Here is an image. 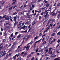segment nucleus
<instances>
[{
    "instance_id": "obj_9",
    "label": "nucleus",
    "mask_w": 60,
    "mask_h": 60,
    "mask_svg": "<svg viewBox=\"0 0 60 60\" xmlns=\"http://www.w3.org/2000/svg\"><path fill=\"white\" fill-rule=\"evenodd\" d=\"M21 36V35L19 34L17 37V38H18V40H19L21 39L19 37Z\"/></svg>"
},
{
    "instance_id": "obj_62",
    "label": "nucleus",
    "mask_w": 60,
    "mask_h": 60,
    "mask_svg": "<svg viewBox=\"0 0 60 60\" xmlns=\"http://www.w3.org/2000/svg\"><path fill=\"white\" fill-rule=\"evenodd\" d=\"M32 7L33 8H34V5L33 4L32 5Z\"/></svg>"
},
{
    "instance_id": "obj_11",
    "label": "nucleus",
    "mask_w": 60,
    "mask_h": 60,
    "mask_svg": "<svg viewBox=\"0 0 60 60\" xmlns=\"http://www.w3.org/2000/svg\"><path fill=\"white\" fill-rule=\"evenodd\" d=\"M32 56V55L31 54H29V55H28L27 56V58H29V57H31V56Z\"/></svg>"
},
{
    "instance_id": "obj_63",
    "label": "nucleus",
    "mask_w": 60,
    "mask_h": 60,
    "mask_svg": "<svg viewBox=\"0 0 60 60\" xmlns=\"http://www.w3.org/2000/svg\"><path fill=\"white\" fill-rule=\"evenodd\" d=\"M27 30H25V31H24V33H27Z\"/></svg>"
},
{
    "instance_id": "obj_12",
    "label": "nucleus",
    "mask_w": 60,
    "mask_h": 60,
    "mask_svg": "<svg viewBox=\"0 0 60 60\" xmlns=\"http://www.w3.org/2000/svg\"><path fill=\"white\" fill-rule=\"evenodd\" d=\"M44 38H45V39H46V40H48L49 38V37L48 36H46V37H44Z\"/></svg>"
},
{
    "instance_id": "obj_15",
    "label": "nucleus",
    "mask_w": 60,
    "mask_h": 60,
    "mask_svg": "<svg viewBox=\"0 0 60 60\" xmlns=\"http://www.w3.org/2000/svg\"><path fill=\"white\" fill-rule=\"evenodd\" d=\"M16 0H13V2L12 3V4H15V3H16Z\"/></svg>"
},
{
    "instance_id": "obj_4",
    "label": "nucleus",
    "mask_w": 60,
    "mask_h": 60,
    "mask_svg": "<svg viewBox=\"0 0 60 60\" xmlns=\"http://www.w3.org/2000/svg\"><path fill=\"white\" fill-rule=\"evenodd\" d=\"M24 12H26V15H28V14H30V10L28 11H25Z\"/></svg>"
},
{
    "instance_id": "obj_47",
    "label": "nucleus",
    "mask_w": 60,
    "mask_h": 60,
    "mask_svg": "<svg viewBox=\"0 0 60 60\" xmlns=\"http://www.w3.org/2000/svg\"><path fill=\"white\" fill-rule=\"evenodd\" d=\"M60 3H59L57 4V6H60Z\"/></svg>"
},
{
    "instance_id": "obj_21",
    "label": "nucleus",
    "mask_w": 60,
    "mask_h": 60,
    "mask_svg": "<svg viewBox=\"0 0 60 60\" xmlns=\"http://www.w3.org/2000/svg\"><path fill=\"white\" fill-rule=\"evenodd\" d=\"M29 47H30V46H26V49H29Z\"/></svg>"
},
{
    "instance_id": "obj_49",
    "label": "nucleus",
    "mask_w": 60,
    "mask_h": 60,
    "mask_svg": "<svg viewBox=\"0 0 60 60\" xmlns=\"http://www.w3.org/2000/svg\"><path fill=\"white\" fill-rule=\"evenodd\" d=\"M29 44H30V43H28V44H27V45L26 46H30V45H29Z\"/></svg>"
},
{
    "instance_id": "obj_25",
    "label": "nucleus",
    "mask_w": 60,
    "mask_h": 60,
    "mask_svg": "<svg viewBox=\"0 0 60 60\" xmlns=\"http://www.w3.org/2000/svg\"><path fill=\"white\" fill-rule=\"evenodd\" d=\"M50 51H49V54H50V55H51V54H52V53L53 52H52V51H51V52Z\"/></svg>"
},
{
    "instance_id": "obj_59",
    "label": "nucleus",
    "mask_w": 60,
    "mask_h": 60,
    "mask_svg": "<svg viewBox=\"0 0 60 60\" xmlns=\"http://www.w3.org/2000/svg\"><path fill=\"white\" fill-rule=\"evenodd\" d=\"M26 4L24 5V7H26Z\"/></svg>"
},
{
    "instance_id": "obj_45",
    "label": "nucleus",
    "mask_w": 60,
    "mask_h": 60,
    "mask_svg": "<svg viewBox=\"0 0 60 60\" xmlns=\"http://www.w3.org/2000/svg\"><path fill=\"white\" fill-rule=\"evenodd\" d=\"M34 57H33L31 58V60H34Z\"/></svg>"
},
{
    "instance_id": "obj_51",
    "label": "nucleus",
    "mask_w": 60,
    "mask_h": 60,
    "mask_svg": "<svg viewBox=\"0 0 60 60\" xmlns=\"http://www.w3.org/2000/svg\"><path fill=\"white\" fill-rule=\"evenodd\" d=\"M43 14H44V12H42L41 14V15H43Z\"/></svg>"
},
{
    "instance_id": "obj_5",
    "label": "nucleus",
    "mask_w": 60,
    "mask_h": 60,
    "mask_svg": "<svg viewBox=\"0 0 60 60\" xmlns=\"http://www.w3.org/2000/svg\"><path fill=\"white\" fill-rule=\"evenodd\" d=\"M18 17V15H16V16H15L14 17V21L15 22H17V21H16V19Z\"/></svg>"
},
{
    "instance_id": "obj_22",
    "label": "nucleus",
    "mask_w": 60,
    "mask_h": 60,
    "mask_svg": "<svg viewBox=\"0 0 60 60\" xmlns=\"http://www.w3.org/2000/svg\"><path fill=\"white\" fill-rule=\"evenodd\" d=\"M20 9H24V8L23 7V5H22L21 6L20 8Z\"/></svg>"
},
{
    "instance_id": "obj_57",
    "label": "nucleus",
    "mask_w": 60,
    "mask_h": 60,
    "mask_svg": "<svg viewBox=\"0 0 60 60\" xmlns=\"http://www.w3.org/2000/svg\"><path fill=\"white\" fill-rule=\"evenodd\" d=\"M45 34H45L43 36H42V38H43L44 37V36H45Z\"/></svg>"
},
{
    "instance_id": "obj_23",
    "label": "nucleus",
    "mask_w": 60,
    "mask_h": 60,
    "mask_svg": "<svg viewBox=\"0 0 60 60\" xmlns=\"http://www.w3.org/2000/svg\"><path fill=\"white\" fill-rule=\"evenodd\" d=\"M52 21H51V23L50 24V26H53V25L52 24H51V23H52Z\"/></svg>"
},
{
    "instance_id": "obj_37",
    "label": "nucleus",
    "mask_w": 60,
    "mask_h": 60,
    "mask_svg": "<svg viewBox=\"0 0 60 60\" xmlns=\"http://www.w3.org/2000/svg\"><path fill=\"white\" fill-rule=\"evenodd\" d=\"M48 16V15H45L44 17L45 18H46V17H47Z\"/></svg>"
},
{
    "instance_id": "obj_30",
    "label": "nucleus",
    "mask_w": 60,
    "mask_h": 60,
    "mask_svg": "<svg viewBox=\"0 0 60 60\" xmlns=\"http://www.w3.org/2000/svg\"><path fill=\"white\" fill-rule=\"evenodd\" d=\"M17 13H18V12H16L15 13L13 14V15H16V14H17Z\"/></svg>"
},
{
    "instance_id": "obj_28",
    "label": "nucleus",
    "mask_w": 60,
    "mask_h": 60,
    "mask_svg": "<svg viewBox=\"0 0 60 60\" xmlns=\"http://www.w3.org/2000/svg\"><path fill=\"white\" fill-rule=\"evenodd\" d=\"M55 34H56L55 33H53L52 34V36H54Z\"/></svg>"
},
{
    "instance_id": "obj_41",
    "label": "nucleus",
    "mask_w": 60,
    "mask_h": 60,
    "mask_svg": "<svg viewBox=\"0 0 60 60\" xmlns=\"http://www.w3.org/2000/svg\"><path fill=\"white\" fill-rule=\"evenodd\" d=\"M56 29H55L53 31L54 32H56Z\"/></svg>"
},
{
    "instance_id": "obj_44",
    "label": "nucleus",
    "mask_w": 60,
    "mask_h": 60,
    "mask_svg": "<svg viewBox=\"0 0 60 60\" xmlns=\"http://www.w3.org/2000/svg\"><path fill=\"white\" fill-rule=\"evenodd\" d=\"M55 12H54L52 14V16H54V15H55Z\"/></svg>"
},
{
    "instance_id": "obj_38",
    "label": "nucleus",
    "mask_w": 60,
    "mask_h": 60,
    "mask_svg": "<svg viewBox=\"0 0 60 60\" xmlns=\"http://www.w3.org/2000/svg\"><path fill=\"white\" fill-rule=\"evenodd\" d=\"M56 55H54L52 57H51V58H52V57H56Z\"/></svg>"
},
{
    "instance_id": "obj_31",
    "label": "nucleus",
    "mask_w": 60,
    "mask_h": 60,
    "mask_svg": "<svg viewBox=\"0 0 60 60\" xmlns=\"http://www.w3.org/2000/svg\"><path fill=\"white\" fill-rule=\"evenodd\" d=\"M12 7H13V6H12V7H10L9 8V10L10 11H11V10L12 9Z\"/></svg>"
},
{
    "instance_id": "obj_29",
    "label": "nucleus",
    "mask_w": 60,
    "mask_h": 60,
    "mask_svg": "<svg viewBox=\"0 0 60 60\" xmlns=\"http://www.w3.org/2000/svg\"><path fill=\"white\" fill-rule=\"evenodd\" d=\"M54 60H60V59L56 58Z\"/></svg>"
},
{
    "instance_id": "obj_19",
    "label": "nucleus",
    "mask_w": 60,
    "mask_h": 60,
    "mask_svg": "<svg viewBox=\"0 0 60 60\" xmlns=\"http://www.w3.org/2000/svg\"><path fill=\"white\" fill-rule=\"evenodd\" d=\"M27 17L28 18H31V17H32V15H28V16H27Z\"/></svg>"
},
{
    "instance_id": "obj_24",
    "label": "nucleus",
    "mask_w": 60,
    "mask_h": 60,
    "mask_svg": "<svg viewBox=\"0 0 60 60\" xmlns=\"http://www.w3.org/2000/svg\"><path fill=\"white\" fill-rule=\"evenodd\" d=\"M6 54V53H5V52H4L3 53V54H2L0 56H4V55H5Z\"/></svg>"
},
{
    "instance_id": "obj_3",
    "label": "nucleus",
    "mask_w": 60,
    "mask_h": 60,
    "mask_svg": "<svg viewBox=\"0 0 60 60\" xmlns=\"http://www.w3.org/2000/svg\"><path fill=\"white\" fill-rule=\"evenodd\" d=\"M6 25H5V24H4V26H6L7 27H9L10 26V25L9 24V23H6Z\"/></svg>"
},
{
    "instance_id": "obj_56",
    "label": "nucleus",
    "mask_w": 60,
    "mask_h": 60,
    "mask_svg": "<svg viewBox=\"0 0 60 60\" xmlns=\"http://www.w3.org/2000/svg\"><path fill=\"white\" fill-rule=\"evenodd\" d=\"M16 22H15V23L14 24V26H16Z\"/></svg>"
},
{
    "instance_id": "obj_54",
    "label": "nucleus",
    "mask_w": 60,
    "mask_h": 60,
    "mask_svg": "<svg viewBox=\"0 0 60 60\" xmlns=\"http://www.w3.org/2000/svg\"><path fill=\"white\" fill-rule=\"evenodd\" d=\"M30 11H32V10H33V8H30Z\"/></svg>"
},
{
    "instance_id": "obj_50",
    "label": "nucleus",
    "mask_w": 60,
    "mask_h": 60,
    "mask_svg": "<svg viewBox=\"0 0 60 60\" xmlns=\"http://www.w3.org/2000/svg\"><path fill=\"white\" fill-rule=\"evenodd\" d=\"M18 34V32H16L15 33V35H17V34Z\"/></svg>"
},
{
    "instance_id": "obj_14",
    "label": "nucleus",
    "mask_w": 60,
    "mask_h": 60,
    "mask_svg": "<svg viewBox=\"0 0 60 60\" xmlns=\"http://www.w3.org/2000/svg\"><path fill=\"white\" fill-rule=\"evenodd\" d=\"M24 53H25V52H22L21 53V54L20 55L21 56H24V55H23V54H24Z\"/></svg>"
},
{
    "instance_id": "obj_53",
    "label": "nucleus",
    "mask_w": 60,
    "mask_h": 60,
    "mask_svg": "<svg viewBox=\"0 0 60 60\" xmlns=\"http://www.w3.org/2000/svg\"><path fill=\"white\" fill-rule=\"evenodd\" d=\"M49 6V4H47L46 5V7H48V6Z\"/></svg>"
},
{
    "instance_id": "obj_2",
    "label": "nucleus",
    "mask_w": 60,
    "mask_h": 60,
    "mask_svg": "<svg viewBox=\"0 0 60 60\" xmlns=\"http://www.w3.org/2000/svg\"><path fill=\"white\" fill-rule=\"evenodd\" d=\"M19 56V54H17L15 55V56L13 57V58L14 60H15L17 58L16 57H18Z\"/></svg>"
},
{
    "instance_id": "obj_1",
    "label": "nucleus",
    "mask_w": 60,
    "mask_h": 60,
    "mask_svg": "<svg viewBox=\"0 0 60 60\" xmlns=\"http://www.w3.org/2000/svg\"><path fill=\"white\" fill-rule=\"evenodd\" d=\"M6 15H5L2 18L3 19H4L5 18L6 20H9V17L7 16H6Z\"/></svg>"
},
{
    "instance_id": "obj_18",
    "label": "nucleus",
    "mask_w": 60,
    "mask_h": 60,
    "mask_svg": "<svg viewBox=\"0 0 60 60\" xmlns=\"http://www.w3.org/2000/svg\"><path fill=\"white\" fill-rule=\"evenodd\" d=\"M14 47H11V48L9 50H10V51H11L13 49H14Z\"/></svg>"
},
{
    "instance_id": "obj_35",
    "label": "nucleus",
    "mask_w": 60,
    "mask_h": 60,
    "mask_svg": "<svg viewBox=\"0 0 60 60\" xmlns=\"http://www.w3.org/2000/svg\"><path fill=\"white\" fill-rule=\"evenodd\" d=\"M29 23V22H26V23H25V24L26 25H28V24Z\"/></svg>"
},
{
    "instance_id": "obj_43",
    "label": "nucleus",
    "mask_w": 60,
    "mask_h": 60,
    "mask_svg": "<svg viewBox=\"0 0 60 60\" xmlns=\"http://www.w3.org/2000/svg\"><path fill=\"white\" fill-rule=\"evenodd\" d=\"M44 41V38H43V39L42 41V42H43V41Z\"/></svg>"
},
{
    "instance_id": "obj_7",
    "label": "nucleus",
    "mask_w": 60,
    "mask_h": 60,
    "mask_svg": "<svg viewBox=\"0 0 60 60\" xmlns=\"http://www.w3.org/2000/svg\"><path fill=\"white\" fill-rule=\"evenodd\" d=\"M27 27V26H26L25 25H24V26L22 27V29H24V30H25L26 29Z\"/></svg>"
},
{
    "instance_id": "obj_27",
    "label": "nucleus",
    "mask_w": 60,
    "mask_h": 60,
    "mask_svg": "<svg viewBox=\"0 0 60 60\" xmlns=\"http://www.w3.org/2000/svg\"><path fill=\"white\" fill-rule=\"evenodd\" d=\"M21 60V58L20 57L18 58L16 60Z\"/></svg>"
},
{
    "instance_id": "obj_58",
    "label": "nucleus",
    "mask_w": 60,
    "mask_h": 60,
    "mask_svg": "<svg viewBox=\"0 0 60 60\" xmlns=\"http://www.w3.org/2000/svg\"><path fill=\"white\" fill-rule=\"evenodd\" d=\"M19 8H17L16 9V11H19Z\"/></svg>"
},
{
    "instance_id": "obj_52",
    "label": "nucleus",
    "mask_w": 60,
    "mask_h": 60,
    "mask_svg": "<svg viewBox=\"0 0 60 60\" xmlns=\"http://www.w3.org/2000/svg\"><path fill=\"white\" fill-rule=\"evenodd\" d=\"M20 46H21V45H20L19 46H18V47L17 49H19V48H20Z\"/></svg>"
},
{
    "instance_id": "obj_42",
    "label": "nucleus",
    "mask_w": 60,
    "mask_h": 60,
    "mask_svg": "<svg viewBox=\"0 0 60 60\" xmlns=\"http://www.w3.org/2000/svg\"><path fill=\"white\" fill-rule=\"evenodd\" d=\"M45 56H49V55H48L47 54H45Z\"/></svg>"
},
{
    "instance_id": "obj_13",
    "label": "nucleus",
    "mask_w": 60,
    "mask_h": 60,
    "mask_svg": "<svg viewBox=\"0 0 60 60\" xmlns=\"http://www.w3.org/2000/svg\"><path fill=\"white\" fill-rule=\"evenodd\" d=\"M13 34L12 33V34L11 36L9 37L10 39H11V38H12V37H13Z\"/></svg>"
},
{
    "instance_id": "obj_48",
    "label": "nucleus",
    "mask_w": 60,
    "mask_h": 60,
    "mask_svg": "<svg viewBox=\"0 0 60 60\" xmlns=\"http://www.w3.org/2000/svg\"><path fill=\"white\" fill-rule=\"evenodd\" d=\"M47 46H49V45H50V43H49L48 44H47Z\"/></svg>"
},
{
    "instance_id": "obj_32",
    "label": "nucleus",
    "mask_w": 60,
    "mask_h": 60,
    "mask_svg": "<svg viewBox=\"0 0 60 60\" xmlns=\"http://www.w3.org/2000/svg\"><path fill=\"white\" fill-rule=\"evenodd\" d=\"M46 43H47V42H46V41H45L43 42V44H45Z\"/></svg>"
},
{
    "instance_id": "obj_64",
    "label": "nucleus",
    "mask_w": 60,
    "mask_h": 60,
    "mask_svg": "<svg viewBox=\"0 0 60 60\" xmlns=\"http://www.w3.org/2000/svg\"><path fill=\"white\" fill-rule=\"evenodd\" d=\"M53 42V41H51L50 42V44H52V43Z\"/></svg>"
},
{
    "instance_id": "obj_40",
    "label": "nucleus",
    "mask_w": 60,
    "mask_h": 60,
    "mask_svg": "<svg viewBox=\"0 0 60 60\" xmlns=\"http://www.w3.org/2000/svg\"><path fill=\"white\" fill-rule=\"evenodd\" d=\"M60 42V40L58 39V41H57V42H58V43H59Z\"/></svg>"
},
{
    "instance_id": "obj_46",
    "label": "nucleus",
    "mask_w": 60,
    "mask_h": 60,
    "mask_svg": "<svg viewBox=\"0 0 60 60\" xmlns=\"http://www.w3.org/2000/svg\"><path fill=\"white\" fill-rule=\"evenodd\" d=\"M48 31H49L48 30H46L45 31H44V33H45V32H47Z\"/></svg>"
},
{
    "instance_id": "obj_10",
    "label": "nucleus",
    "mask_w": 60,
    "mask_h": 60,
    "mask_svg": "<svg viewBox=\"0 0 60 60\" xmlns=\"http://www.w3.org/2000/svg\"><path fill=\"white\" fill-rule=\"evenodd\" d=\"M41 40H42V39H41L40 40H39V41H36V42H35V43H34L35 45H36V44L37 43L39 42L40 41H41Z\"/></svg>"
},
{
    "instance_id": "obj_16",
    "label": "nucleus",
    "mask_w": 60,
    "mask_h": 60,
    "mask_svg": "<svg viewBox=\"0 0 60 60\" xmlns=\"http://www.w3.org/2000/svg\"><path fill=\"white\" fill-rule=\"evenodd\" d=\"M36 22V21H34L33 23H32V25H34L35 23Z\"/></svg>"
},
{
    "instance_id": "obj_17",
    "label": "nucleus",
    "mask_w": 60,
    "mask_h": 60,
    "mask_svg": "<svg viewBox=\"0 0 60 60\" xmlns=\"http://www.w3.org/2000/svg\"><path fill=\"white\" fill-rule=\"evenodd\" d=\"M27 51L25 52L24 53V55H23V56L24 57V56H26V55H27Z\"/></svg>"
},
{
    "instance_id": "obj_26",
    "label": "nucleus",
    "mask_w": 60,
    "mask_h": 60,
    "mask_svg": "<svg viewBox=\"0 0 60 60\" xmlns=\"http://www.w3.org/2000/svg\"><path fill=\"white\" fill-rule=\"evenodd\" d=\"M48 11V10H45V11L44 12V14H45L46 13V12Z\"/></svg>"
},
{
    "instance_id": "obj_61",
    "label": "nucleus",
    "mask_w": 60,
    "mask_h": 60,
    "mask_svg": "<svg viewBox=\"0 0 60 60\" xmlns=\"http://www.w3.org/2000/svg\"><path fill=\"white\" fill-rule=\"evenodd\" d=\"M22 21H21L20 22H19V24H22Z\"/></svg>"
},
{
    "instance_id": "obj_20",
    "label": "nucleus",
    "mask_w": 60,
    "mask_h": 60,
    "mask_svg": "<svg viewBox=\"0 0 60 60\" xmlns=\"http://www.w3.org/2000/svg\"><path fill=\"white\" fill-rule=\"evenodd\" d=\"M60 17V14H59L58 15L57 18H58V19Z\"/></svg>"
},
{
    "instance_id": "obj_8",
    "label": "nucleus",
    "mask_w": 60,
    "mask_h": 60,
    "mask_svg": "<svg viewBox=\"0 0 60 60\" xmlns=\"http://www.w3.org/2000/svg\"><path fill=\"white\" fill-rule=\"evenodd\" d=\"M11 44H10L9 45H5L4 46L5 48V49H7V48H8V47H10V46H11Z\"/></svg>"
},
{
    "instance_id": "obj_55",
    "label": "nucleus",
    "mask_w": 60,
    "mask_h": 60,
    "mask_svg": "<svg viewBox=\"0 0 60 60\" xmlns=\"http://www.w3.org/2000/svg\"><path fill=\"white\" fill-rule=\"evenodd\" d=\"M3 48V46H1V47H0V50H1L2 49V48Z\"/></svg>"
},
{
    "instance_id": "obj_6",
    "label": "nucleus",
    "mask_w": 60,
    "mask_h": 60,
    "mask_svg": "<svg viewBox=\"0 0 60 60\" xmlns=\"http://www.w3.org/2000/svg\"><path fill=\"white\" fill-rule=\"evenodd\" d=\"M5 30H10V28L9 27L5 26L4 28Z\"/></svg>"
},
{
    "instance_id": "obj_34",
    "label": "nucleus",
    "mask_w": 60,
    "mask_h": 60,
    "mask_svg": "<svg viewBox=\"0 0 60 60\" xmlns=\"http://www.w3.org/2000/svg\"><path fill=\"white\" fill-rule=\"evenodd\" d=\"M8 56H9V55L7 54L6 56V59L8 57Z\"/></svg>"
},
{
    "instance_id": "obj_33",
    "label": "nucleus",
    "mask_w": 60,
    "mask_h": 60,
    "mask_svg": "<svg viewBox=\"0 0 60 60\" xmlns=\"http://www.w3.org/2000/svg\"><path fill=\"white\" fill-rule=\"evenodd\" d=\"M51 49H52V48L51 47L49 49V51H51Z\"/></svg>"
},
{
    "instance_id": "obj_36",
    "label": "nucleus",
    "mask_w": 60,
    "mask_h": 60,
    "mask_svg": "<svg viewBox=\"0 0 60 60\" xmlns=\"http://www.w3.org/2000/svg\"><path fill=\"white\" fill-rule=\"evenodd\" d=\"M4 2H1V4L2 5L4 4Z\"/></svg>"
},
{
    "instance_id": "obj_60",
    "label": "nucleus",
    "mask_w": 60,
    "mask_h": 60,
    "mask_svg": "<svg viewBox=\"0 0 60 60\" xmlns=\"http://www.w3.org/2000/svg\"><path fill=\"white\" fill-rule=\"evenodd\" d=\"M39 19H41V16H40L39 17Z\"/></svg>"
},
{
    "instance_id": "obj_39",
    "label": "nucleus",
    "mask_w": 60,
    "mask_h": 60,
    "mask_svg": "<svg viewBox=\"0 0 60 60\" xmlns=\"http://www.w3.org/2000/svg\"><path fill=\"white\" fill-rule=\"evenodd\" d=\"M42 33L41 32L40 33V34H39V35L40 36H41V35H42Z\"/></svg>"
}]
</instances>
